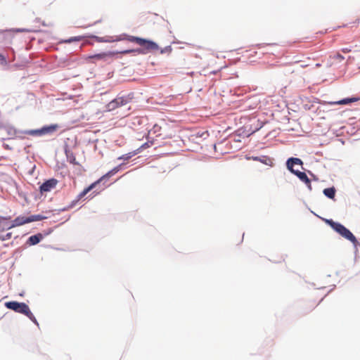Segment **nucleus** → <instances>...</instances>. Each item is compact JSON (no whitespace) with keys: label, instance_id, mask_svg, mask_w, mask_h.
<instances>
[{"label":"nucleus","instance_id":"24","mask_svg":"<svg viewBox=\"0 0 360 360\" xmlns=\"http://www.w3.org/2000/svg\"><path fill=\"white\" fill-rule=\"evenodd\" d=\"M134 51V50H126V51H123L122 52H120L121 53H123V54H126V53H131Z\"/></svg>","mask_w":360,"mask_h":360},{"label":"nucleus","instance_id":"1","mask_svg":"<svg viewBox=\"0 0 360 360\" xmlns=\"http://www.w3.org/2000/svg\"><path fill=\"white\" fill-rule=\"evenodd\" d=\"M92 38H94L98 42H114L122 40H127L131 42L136 43L139 44L140 46L143 48L142 51H139V53H147L151 51H155L158 49V46L153 41L147 40L143 38H140L138 37H134L131 35H128L127 34H122L120 36H105V37H97L92 36Z\"/></svg>","mask_w":360,"mask_h":360},{"label":"nucleus","instance_id":"15","mask_svg":"<svg viewBox=\"0 0 360 360\" xmlns=\"http://www.w3.org/2000/svg\"><path fill=\"white\" fill-rule=\"evenodd\" d=\"M6 131H7V134L9 135V136H15L16 135V129L13 127H8L6 129Z\"/></svg>","mask_w":360,"mask_h":360},{"label":"nucleus","instance_id":"12","mask_svg":"<svg viewBox=\"0 0 360 360\" xmlns=\"http://www.w3.org/2000/svg\"><path fill=\"white\" fill-rule=\"evenodd\" d=\"M359 100L357 98H345L338 101L330 102L331 105H347L350 103L356 102Z\"/></svg>","mask_w":360,"mask_h":360},{"label":"nucleus","instance_id":"3","mask_svg":"<svg viewBox=\"0 0 360 360\" xmlns=\"http://www.w3.org/2000/svg\"><path fill=\"white\" fill-rule=\"evenodd\" d=\"M326 223L328 224L333 230L338 232L340 236L352 242L354 245H356L358 241L353 233L345 227L342 224L335 222L332 219H326Z\"/></svg>","mask_w":360,"mask_h":360},{"label":"nucleus","instance_id":"23","mask_svg":"<svg viewBox=\"0 0 360 360\" xmlns=\"http://www.w3.org/2000/svg\"><path fill=\"white\" fill-rule=\"evenodd\" d=\"M0 61L2 64H4L6 63L5 57L0 53Z\"/></svg>","mask_w":360,"mask_h":360},{"label":"nucleus","instance_id":"27","mask_svg":"<svg viewBox=\"0 0 360 360\" xmlns=\"http://www.w3.org/2000/svg\"><path fill=\"white\" fill-rule=\"evenodd\" d=\"M342 51H343L344 53H348V52H349V51H350V50H349V49H342Z\"/></svg>","mask_w":360,"mask_h":360},{"label":"nucleus","instance_id":"22","mask_svg":"<svg viewBox=\"0 0 360 360\" xmlns=\"http://www.w3.org/2000/svg\"><path fill=\"white\" fill-rule=\"evenodd\" d=\"M75 205V202H72V203L67 207H65V208H63L61 210L62 211H65V210H68L70 208H72Z\"/></svg>","mask_w":360,"mask_h":360},{"label":"nucleus","instance_id":"17","mask_svg":"<svg viewBox=\"0 0 360 360\" xmlns=\"http://www.w3.org/2000/svg\"><path fill=\"white\" fill-rule=\"evenodd\" d=\"M118 171V169L117 168H114L113 169H112L111 171H110L109 172H108L105 176H103L102 178H101L98 181L99 182L105 177V176H110L112 175H113L114 174H115Z\"/></svg>","mask_w":360,"mask_h":360},{"label":"nucleus","instance_id":"26","mask_svg":"<svg viewBox=\"0 0 360 360\" xmlns=\"http://www.w3.org/2000/svg\"><path fill=\"white\" fill-rule=\"evenodd\" d=\"M318 304H319V303H317V304H312V305H309V308L313 309V308H314L315 307H316Z\"/></svg>","mask_w":360,"mask_h":360},{"label":"nucleus","instance_id":"8","mask_svg":"<svg viewBox=\"0 0 360 360\" xmlns=\"http://www.w3.org/2000/svg\"><path fill=\"white\" fill-rule=\"evenodd\" d=\"M127 103V100L124 97H117L112 100V101H110L108 104L107 107L109 110H113L117 108L118 107L126 105Z\"/></svg>","mask_w":360,"mask_h":360},{"label":"nucleus","instance_id":"14","mask_svg":"<svg viewBox=\"0 0 360 360\" xmlns=\"http://www.w3.org/2000/svg\"><path fill=\"white\" fill-rule=\"evenodd\" d=\"M8 218L0 216V231L8 230Z\"/></svg>","mask_w":360,"mask_h":360},{"label":"nucleus","instance_id":"5","mask_svg":"<svg viewBox=\"0 0 360 360\" xmlns=\"http://www.w3.org/2000/svg\"><path fill=\"white\" fill-rule=\"evenodd\" d=\"M43 217L41 215H31L30 217L19 216L11 222L8 221V230L12 228L20 226L25 224L41 220Z\"/></svg>","mask_w":360,"mask_h":360},{"label":"nucleus","instance_id":"18","mask_svg":"<svg viewBox=\"0 0 360 360\" xmlns=\"http://www.w3.org/2000/svg\"><path fill=\"white\" fill-rule=\"evenodd\" d=\"M118 171V169L117 168H114L113 169H112L111 171H110L109 172H108L105 176H103L102 178H101L98 181L99 182L105 177V176H110L112 175H113L114 174H115Z\"/></svg>","mask_w":360,"mask_h":360},{"label":"nucleus","instance_id":"7","mask_svg":"<svg viewBox=\"0 0 360 360\" xmlns=\"http://www.w3.org/2000/svg\"><path fill=\"white\" fill-rule=\"evenodd\" d=\"M58 180L56 179H50L46 181L40 186L41 193H46L51 191L52 189L56 188Z\"/></svg>","mask_w":360,"mask_h":360},{"label":"nucleus","instance_id":"19","mask_svg":"<svg viewBox=\"0 0 360 360\" xmlns=\"http://www.w3.org/2000/svg\"><path fill=\"white\" fill-rule=\"evenodd\" d=\"M13 31L16 32H34V30H32V29L21 28V29L13 30Z\"/></svg>","mask_w":360,"mask_h":360},{"label":"nucleus","instance_id":"6","mask_svg":"<svg viewBox=\"0 0 360 360\" xmlns=\"http://www.w3.org/2000/svg\"><path fill=\"white\" fill-rule=\"evenodd\" d=\"M59 129V125L57 124H53L49 126H44L39 129L36 130H29L25 131V134L28 135H37V136H42L45 134H52L56 132Z\"/></svg>","mask_w":360,"mask_h":360},{"label":"nucleus","instance_id":"11","mask_svg":"<svg viewBox=\"0 0 360 360\" xmlns=\"http://www.w3.org/2000/svg\"><path fill=\"white\" fill-rule=\"evenodd\" d=\"M99 183V181H97L93 184H91L90 186H89L87 188H84L79 195L77 197V200H76V202H78L79 200L84 198L90 191H91L97 184Z\"/></svg>","mask_w":360,"mask_h":360},{"label":"nucleus","instance_id":"16","mask_svg":"<svg viewBox=\"0 0 360 360\" xmlns=\"http://www.w3.org/2000/svg\"><path fill=\"white\" fill-rule=\"evenodd\" d=\"M12 237V233H7L6 235H0V240H6L10 239Z\"/></svg>","mask_w":360,"mask_h":360},{"label":"nucleus","instance_id":"4","mask_svg":"<svg viewBox=\"0 0 360 360\" xmlns=\"http://www.w3.org/2000/svg\"><path fill=\"white\" fill-rule=\"evenodd\" d=\"M5 306L9 309L27 316L30 320L37 324L35 317L30 310L28 305L25 303L12 301L6 302Z\"/></svg>","mask_w":360,"mask_h":360},{"label":"nucleus","instance_id":"28","mask_svg":"<svg viewBox=\"0 0 360 360\" xmlns=\"http://www.w3.org/2000/svg\"><path fill=\"white\" fill-rule=\"evenodd\" d=\"M338 57L339 58H341V59H343V58H343V56H341V55H340V54H338Z\"/></svg>","mask_w":360,"mask_h":360},{"label":"nucleus","instance_id":"10","mask_svg":"<svg viewBox=\"0 0 360 360\" xmlns=\"http://www.w3.org/2000/svg\"><path fill=\"white\" fill-rule=\"evenodd\" d=\"M43 238L41 233H37L36 235L31 236L27 240V243L30 245H34L39 243Z\"/></svg>","mask_w":360,"mask_h":360},{"label":"nucleus","instance_id":"21","mask_svg":"<svg viewBox=\"0 0 360 360\" xmlns=\"http://www.w3.org/2000/svg\"><path fill=\"white\" fill-rule=\"evenodd\" d=\"M81 40V37H74V38H71V39H69L68 40H65V42H68V43H70L73 41H79Z\"/></svg>","mask_w":360,"mask_h":360},{"label":"nucleus","instance_id":"20","mask_svg":"<svg viewBox=\"0 0 360 360\" xmlns=\"http://www.w3.org/2000/svg\"><path fill=\"white\" fill-rule=\"evenodd\" d=\"M134 155V153H129L128 154L123 155L122 156L120 157L118 159L127 160L130 159Z\"/></svg>","mask_w":360,"mask_h":360},{"label":"nucleus","instance_id":"13","mask_svg":"<svg viewBox=\"0 0 360 360\" xmlns=\"http://www.w3.org/2000/svg\"><path fill=\"white\" fill-rule=\"evenodd\" d=\"M323 194L330 199H333L335 195V188L334 187L327 188L323 190Z\"/></svg>","mask_w":360,"mask_h":360},{"label":"nucleus","instance_id":"9","mask_svg":"<svg viewBox=\"0 0 360 360\" xmlns=\"http://www.w3.org/2000/svg\"><path fill=\"white\" fill-rule=\"evenodd\" d=\"M115 55V53L109 51V52H105V53L95 54V55L89 56V58H96L98 60H106L108 58H112Z\"/></svg>","mask_w":360,"mask_h":360},{"label":"nucleus","instance_id":"25","mask_svg":"<svg viewBox=\"0 0 360 360\" xmlns=\"http://www.w3.org/2000/svg\"><path fill=\"white\" fill-rule=\"evenodd\" d=\"M70 162L74 164V165H77V164L76 162V161H75V157L73 158H72V160H70Z\"/></svg>","mask_w":360,"mask_h":360},{"label":"nucleus","instance_id":"2","mask_svg":"<svg viewBox=\"0 0 360 360\" xmlns=\"http://www.w3.org/2000/svg\"><path fill=\"white\" fill-rule=\"evenodd\" d=\"M294 165H299L302 166V161L297 158H290L286 162L287 168L295 175H296L302 181L305 183L308 188L311 191V181L304 172H300L298 169H295Z\"/></svg>","mask_w":360,"mask_h":360}]
</instances>
